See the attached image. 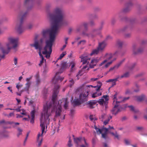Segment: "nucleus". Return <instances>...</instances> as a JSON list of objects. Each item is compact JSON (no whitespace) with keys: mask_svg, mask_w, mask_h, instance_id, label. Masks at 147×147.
<instances>
[{"mask_svg":"<svg viewBox=\"0 0 147 147\" xmlns=\"http://www.w3.org/2000/svg\"><path fill=\"white\" fill-rule=\"evenodd\" d=\"M146 114L144 116V118L147 120V108L146 109Z\"/></svg>","mask_w":147,"mask_h":147,"instance_id":"obj_63","label":"nucleus"},{"mask_svg":"<svg viewBox=\"0 0 147 147\" xmlns=\"http://www.w3.org/2000/svg\"><path fill=\"white\" fill-rule=\"evenodd\" d=\"M88 23L87 22H84L83 23L82 25L84 27V28L86 29H88Z\"/></svg>","mask_w":147,"mask_h":147,"instance_id":"obj_43","label":"nucleus"},{"mask_svg":"<svg viewBox=\"0 0 147 147\" xmlns=\"http://www.w3.org/2000/svg\"><path fill=\"white\" fill-rule=\"evenodd\" d=\"M101 52H102L97 47V48L93 50L92 51V52L90 54V55L92 56L93 55H97Z\"/></svg>","mask_w":147,"mask_h":147,"instance_id":"obj_20","label":"nucleus"},{"mask_svg":"<svg viewBox=\"0 0 147 147\" xmlns=\"http://www.w3.org/2000/svg\"><path fill=\"white\" fill-rule=\"evenodd\" d=\"M115 21L116 20L115 18H113L112 19L111 22L112 24H113Z\"/></svg>","mask_w":147,"mask_h":147,"instance_id":"obj_60","label":"nucleus"},{"mask_svg":"<svg viewBox=\"0 0 147 147\" xmlns=\"http://www.w3.org/2000/svg\"><path fill=\"white\" fill-rule=\"evenodd\" d=\"M107 61V60H104L100 64H99V66H101L104 63H106Z\"/></svg>","mask_w":147,"mask_h":147,"instance_id":"obj_53","label":"nucleus"},{"mask_svg":"<svg viewBox=\"0 0 147 147\" xmlns=\"http://www.w3.org/2000/svg\"><path fill=\"white\" fill-rule=\"evenodd\" d=\"M43 136L42 134H40V133H39L37 136V143L38 147L41 146Z\"/></svg>","mask_w":147,"mask_h":147,"instance_id":"obj_16","label":"nucleus"},{"mask_svg":"<svg viewBox=\"0 0 147 147\" xmlns=\"http://www.w3.org/2000/svg\"><path fill=\"white\" fill-rule=\"evenodd\" d=\"M115 81V79H110L106 81V82H111V83L112 82Z\"/></svg>","mask_w":147,"mask_h":147,"instance_id":"obj_55","label":"nucleus"},{"mask_svg":"<svg viewBox=\"0 0 147 147\" xmlns=\"http://www.w3.org/2000/svg\"><path fill=\"white\" fill-rule=\"evenodd\" d=\"M112 38L111 36L109 35H108L107 36L105 40L106 41V40L111 39Z\"/></svg>","mask_w":147,"mask_h":147,"instance_id":"obj_49","label":"nucleus"},{"mask_svg":"<svg viewBox=\"0 0 147 147\" xmlns=\"http://www.w3.org/2000/svg\"><path fill=\"white\" fill-rule=\"evenodd\" d=\"M125 143L127 145H129L130 144V140L127 139H125L124 140Z\"/></svg>","mask_w":147,"mask_h":147,"instance_id":"obj_42","label":"nucleus"},{"mask_svg":"<svg viewBox=\"0 0 147 147\" xmlns=\"http://www.w3.org/2000/svg\"><path fill=\"white\" fill-rule=\"evenodd\" d=\"M109 100V96L107 95H103L102 98L98 100L97 102L100 105H107L108 101Z\"/></svg>","mask_w":147,"mask_h":147,"instance_id":"obj_12","label":"nucleus"},{"mask_svg":"<svg viewBox=\"0 0 147 147\" xmlns=\"http://www.w3.org/2000/svg\"><path fill=\"white\" fill-rule=\"evenodd\" d=\"M70 63V65L71 66V71H73V68L76 65V63L75 61H71V63Z\"/></svg>","mask_w":147,"mask_h":147,"instance_id":"obj_36","label":"nucleus"},{"mask_svg":"<svg viewBox=\"0 0 147 147\" xmlns=\"http://www.w3.org/2000/svg\"><path fill=\"white\" fill-rule=\"evenodd\" d=\"M43 39L41 38L39 41L36 40L34 44L30 45V46L34 47L36 50H39V51H40L42 47V43Z\"/></svg>","mask_w":147,"mask_h":147,"instance_id":"obj_10","label":"nucleus"},{"mask_svg":"<svg viewBox=\"0 0 147 147\" xmlns=\"http://www.w3.org/2000/svg\"><path fill=\"white\" fill-rule=\"evenodd\" d=\"M110 133L113 136H114L115 137V138H117V139H119V136L117 134V133H114L113 132H112L111 131Z\"/></svg>","mask_w":147,"mask_h":147,"instance_id":"obj_38","label":"nucleus"},{"mask_svg":"<svg viewBox=\"0 0 147 147\" xmlns=\"http://www.w3.org/2000/svg\"><path fill=\"white\" fill-rule=\"evenodd\" d=\"M14 63L15 65L17 64L18 58L16 57H14L13 59Z\"/></svg>","mask_w":147,"mask_h":147,"instance_id":"obj_50","label":"nucleus"},{"mask_svg":"<svg viewBox=\"0 0 147 147\" xmlns=\"http://www.w3.org/2000/svg\"><path fill=\"white\" fill-rule=\"evenodd\" d=\"M116 45L118 47H119V40L116 41Z\"/></svg>","mask_w":147,"mask_h":147,"instance_id":"obj_59","label":"nucleus"},{"mask_svg":"<svg viewBox=\"0 0 147 147\" xmlns=\"http://www.w3.org/2000/svg\"><path fill=\"white\" fill-rule=\"evenodd\" d=\"M89 24L90 25L92 26H94L95 25L94 22L93 20L90 21L89 22Z\"/></svg>","mask_w":147,"mask_h":147,"instance_id":"obj_51","label":"nucleus"},{"mask_svg":"<svg viewBox=\"0 0 147 147\" xmlns=\"http://www.w3.org/2000/svg\"><path fill=\"white\" fill-rule=\"evenodd\" d=\"M39 55L40 56V57L41 58V59L40 60V63L39 64V66H40L41 65H42L43 63H44V61L45 60V61H46L45 59H44V58L42 55L41 51H39Z\"/></svg>","mask_w":147,"mask_h":147,"instance_id":"obj_25","label":"nucleus"},{"mask_svg":"<svg viewBox=\"0 0 147 147\" xmlns=\"http://www.w3.org/2000/svg\"><path fill=\"white\" fill-rule=\"evenodd\" d=\"M13 123V122H10V121L5 122V121L4 120L0 121V124H1L4 123L6 124H12V123Z\"/></svg>","mask_w":147,"mask_h":147,"instance_id":"obj_30","label":"nucleus"},{"mask_svg":"<svg viewBox=\"0 0 147 147\" xmlns=\"http://www.w3.org/2000/svg\"><path fill=\"white\" fill-rule=\"evenodd\" d=\"M94 128L96 129V132L97 134H101L102 132V129H101L98 128H97V127L95 126H94Z\"/></svg>","mask_w":147,"mask_h":147,"instance_id":"obj_31","label":"nucleus"},{"mask_svg":"<svg viewBox=\"0 0 147 147\" xmlns=\"http://www.w3.org/2000/svg\"><path fill=\"white\" fill-rule=\"evenodd\" d=\"M60 73L59 72H57L54 78L52 80V82L54 84H58L61 82L63 79L64 78L61 77L59 76Z\"/></svg>","mask_w":147,"mask_h":147,"instance_id":"obj_11","label":"nucleus"},{"mask_svg":"<svg viewBox=\"0 0 147 147\" xmlns=\"http://www.w3.org/2000/svg\"><path fill=\"white\" fill-rule=\"evenodd\" d=\"M135 63H133L132 64L131 66L129 67V70H131L132 69L135 67Z\"/></svg>","mask_w":147,"mask_h":147,"instance_id":"obj_54","label":"nucleus"},{"mask_svg":"<svg viewBox=\"0 0 147 147\" xmlns=\"http://www.w3.org/2000/svg\"><path fill=\"white\" fill-rule=\"evenodd\" d=\"M13 115H14L13 113H9V115H8V117L9 118L10 117H11Z\"/></svg>","mask_w":147,"mask_h":147,"instance_id":"obj_64","label":"nucleus"},{"mask_svg":"<svg viewBox=\"0 0 147 147\" xmlns=\"http://www.w3.org/2000/svg\"><path fill=\"white\" fill-rule=\"evenodd\" d=\"M86 42V41L85 40H83L80 41L78 43V45H79L80 44L84 45Z\"/></svg>","mask_w":147,"mask_h":147,"instance_id":"obj_45","label":"nucleus"},{"mask_svg":"<svg viewBox=\"0 0 147 147\" xmlns=\"http://www.w3.org/2000/svg\"><path fill=\"white\" fill-rule=\"evenodd\" d=\"M101 32L100 31L98 30L96 28L92 29L90 32L89 33H86L83 32V34L85 36L88 37L89 38H93L96 37L97 36L99 35L100 37H102L101 34Z\"/></svg>","mask_w":147,"mask_h":147,"instance_id":"obj_8","label":"nucleus"},{"mask_svg":"<svg viewBox=\"0 0 147 147\" xmlns=\"http://www.w3.org/2000/svg\"><path fill=\"white\" fill-rule=\"evenodd\" d=\"M35 112V110H33L30 113V114L31 116V119L30 121V122L32 124H33L34 123V119Z\"/></svg>","mask_w":147,"mask_h":147,"instance_id":"obj_24","label":"nucleus"},{"mask_svg":"<svg viewBox=\"0 0 147 147\" xmlns=\"http://www.w3.org/2000/svg\"><path fill=\"white\" fill-rule=\"evenodd\" d=\"M31 82H27L25 84V87L24 88L25 90L28 91L29 89Z\"/></svg>","mask_w":147,"mask_h":147,"instance_id":"obj_27","label":"nucleus"},{"mask_svg":"<svg viewBox=\"0 0 147 147\" xmlns=\"http://www.w3.org/2000/svg\"><path fill=\"white\" fill-rule=\"evenodd\" d=\"M87 55L85 54L82 55L80 57L81 58V62L83 64H86L90 68H93L96 65V63L100 60V58H96L91 60L90 62V57H88Z\"/></svg>","mask_w":147,"mask_h":147,"instance_id":"obj_6","label":"nucleus"},{"mask_svg":"<svg viewBox=\"0 0 147 147\" xmlns=\"http://www.w3.org/2000/svg\"><path fill=\"white\" fill-rule=\"evenodd\" d=\"M96 103V102L94 100H90L88 102V104L91 109L93 108V105Z\"/></svg>","mask_w":147,"mask_h":147,"instance_id":"obj_26","label":"nucleus"},{"mask_svg":"<svg viewBox=\"0 0 147 147\" xmlns=\"http://www.w3.org/2000/svg\"><path fill=\"white\" fill-rule=\"evenodd\" d=\"M82 25H80L79 26H78L76 29L77 31V32H79L80 31L82 28Z\"/></svg>","mask_w":147,"mask_h":147,"instance_id":"obj_48","label":"nucleus"},{"mask_svg":"<svg viewBox=\"0 0 147 147\" xmlns=\"http://www.w3.org/2000/svg\"><path fill=\"white\" fill-rule=\"evenodd\" d=\"M74 143L76 144L77 147L79 146L80 147H86L88 145L84 137L74 138Z\"/></svg>","mask_w":147,"mask_h":147,"instance_id":"obj_9","label":"nucleus"},{"mask_svg":"<svg viewBox=\"0 0 147 147\" xmlns=\"http://www.w3.org/2000/svg\"><path fill=\"white\" fill-rule=\"evenodd\" d=\"M124 106L125 108L127 107L129 108L130 111L135 113H137L139 112V110L135 108L132 105L128 106L127 104H125L124 105Z\"/></svg>","mask_w":147,"mask_h":147,"instance_id":"obj_17","label":"nucleus"},{"mask_svg":"<svg viewBox=\"0 0 147 147\" xmlns=\"http://www.w3.org/2000/svg\"><path fill=\"white\" fill-rule=\"evenodd\" d=\"M69 86L71 87L74 84V81L72 79H71L69 80Z\"/></svg>","mask_w":147,"mask_h":147,"instance_id":"obj_44","label":"nucleus"},{"mask_svg":"<svg viewBox=\"0 0 147 147\" xmlns=\"http://www.w3.org/2000/svg\"><path fill=\"white\" fill-rule=\"evenodd\" d=\"M22 8V7L19 8L20 11L16 20V21L17 24L15 29L19 34L22 33L24 30V28L22 27V24L27 13V12H24L22 11L21 10Z\"/></svg>","mask_w":147,"mask_h":147,"instance_id":"obj_5","label":"nucleus"},{"mask_svg":"<svg viewBox=\"0 0 147 147\" xmlns=\"http://www.w3.org/2000/svg\"><path fill=\"white\" fill-rule=\"evenodd\" d=\"M65 16L62 9L58 7L55 8L53 12L49 14L51 27L50 29L43 30L42 32V35L44 37L47 34H49V39L46 41L45 46L42 51V54L45 55L47 59L50 57L52 52V47L56 34L59 28L65 24Z\"/></svg>","mask_w":147,"mask_h":147,"instance_id":"obj_1","label":"nucleus"},{"mask_svg":"<svg viewBox=\"0 0 147 147\" xmlns=\"http://www.w3.org/2000/svg\"><path fill=\"white\" fill-rule=\"evenodd\" d=\"M66 51H64L60 55L59 57L57 59V60H59V59H61L63 58L64 56L66 54Z\"/></svg>","mask_w":147,"mask_h":147,"instance_id":"obj_32","label":"nucleus"},{"mask_svg":"<svg viewBox=\"0 0 147 147\" xmlns=\"http://www.w3.org/2000/svg\"><path fill=\"white\" fill-rule=\"evenodd\" d=\"M90 119L91 121H93L94 119V117L93 115H90Z\"/></svg>","mask_w":147,"mask_h":147,"instance_id":"obj_58","label":"nucleus"},{"mask_svg":"<svg viewBox=\"0 0 147 147\" xmlns=\"http://www.w3.org/2000/svg\"><path fill=\"white\" fill-rule=\"evenodd\" d=\"M92 85H82L78 88L77 91H82L83 90L85 91L84 94H81L80 95L79 98L75 99L72 102L74 106L79 105L84 102L87 100V97L88 93L90 90V87H93Z\"/></svg>","mask_w":147,"mask_h":147,"instance_id":"obj_4","label":"nucleus"},{"mask_svg":"<svg viewBox=\"0 0 147 147\" xmlns=\"http://www.w3.org/2000/svg\"><path fill=\"white\" fill-rule=\"evenodd\" d=\"M32 27V24H29L27 26V28L30 29H31Z\"/></svg>","mask_w":147,"mask_h":147,"instance_id":"obj_62","label":"nucleus"},{"mask_svg":"<svg viewBox=\"0 0 147 147\" xmlns=\"http://www.w3.org/2000/svg\"><path fill=\"white\" fill-rule=\"evenodd\" d=\"M134 99L138 101H142L144 100L145 98V96L144 95H142L140 96H135Z\"/></svg>","mask_w":147,"mask_h":147,"instance_id":"obj_22","label":"nucleus"},{"mask_svg":"<svg viewBox=\"0 0 147 147\" xmlns=\"http://www.w3.org/2000/svg\"><path fill=\"white\" fill-rule=\"evenodd\" d=\"M119 98L117 93L114 95L113 97V104L114 107L111 110V112L112 114L115 115H116L119 111V101L118 100Z\"/></svg>","mask_w":147,"mask_h":147,"instance_id":"obj_7","label":"nucleus"},{"mask_svg":"<svg viewBox=\"0 0 147 147\" xmlns=\"http://www.w3.org/2000/svg\"><path fill=\"white\" fill-rule=\"evenodd\" d=\"M110 119L109 118H108V119L105 121L104 122V123L105 125H107L109 122V121Z\"/></svg>","mask_w":147,"mask_h":147,"instance_id":"obj_57","label":"nucleus"},{"mask_svg":"<svg viewBox=\"0 0 147 147\" xmlns=\"http://www.w3.org/2000/svg\"><path fill=\"white\" fill-rule=\"evenodd\" d=\"M118 66L119 65H118V66H115L113 67H111L109 71H108V72H107V74L109 72H110V71H111L113 70L114 69H115V68H117L118 67Z\"/></svg>","mask_w":147,"mask_h":147,"instance_id":"obj_41","label":"nucleus"},{"mask_svg":"<svg viewBox=\"0 0 147 147\" xmlns=\"http://www.w3.org/2000/svg\"><path fill=\"white\" fill-rule=\"evenodd\" d=\"M32 76H31L30 77L26 78V81L27 82H31L30 80L32 79Z\"/></svg>","mask_w":147,"mask_h":147,"instance_id":"obj_46","label":"nucleus"},{"mask_svg":"<svg viewBox=\"0 0 147 147\" xmlns=\"http://www.w3.org/2000/svg\"><path fill=\"white\" fill-rule=\"evenodd\" d=\"M98 18V16L95 14L92 17V19L94 20L97 19Z\"/></svg>","mask_w":147,"mask_h":147,"instance_id":"obj_56","label":"nucleus"},{"mask_svg":"<svg viewBox=\"0 0 147 147\" xmlns=\"http://www.w3.org/2000/svg\"><path fill=\"white\" fill-rule=\"evenodd\" d=\"M70 66V63L67 62L63 63L61 64V69L64 70L68 68Z\"/></svg>","mask_w":147,"mask_h":147,"instance_id":"obj_19","label":"nucleus"},{"mask_svg":"<svg viewBox=\"0 0 147 147\" xmlns=\"http://www.w3.org/2000/svg\"><path fill=\"white\" fill-rule=\"evenodd\" d=\"M36 83L37 85H38L40 82V80L39 78V76L38 74H36Z\"/></svg>","mask_w":147,"mask_h":147,"instance_id":"obj_33","label":"nucleus"},{"mask_svg":"<svg viewBox=\"0 0 147 147\" xmlns=\"http://www.w3.org/2000/svg\"><path fill=\"white\" fill-rule=\"evenodd\" d=\"M107 45V43L105 40H104L98 43V47L102 52Z\"/></svg>","mask_w":147,"mask_h":147,"instance_id":"obj_15","label":"nucleus"},{"mask_svg":"<svg viewBox=\"0 0 147 147\" xmlns=\"http://www.w3.org/2000/svg\"><path fill=\"white\" fill-rule=\"evenodd\" d=\"M31 0H24L23 3V6L27 10L31 9L33 7V4H30V2Z\"/></svg>","mask_w":147,"mask_h":147,"instance_id":"obj_14","label":"nucleus"},{"mask_svg":"<svg viewBox=\"0 0 147 147\" xmlns=\"http://www.w3.org/2000/svg\"><path fill=\"white\" fill-rule=\"evenodd\" d=\"M22 86H23V85H22V84L20 85L19 84V83H18L17 84L16 86V87L18 90L20 88L22 87Z\"/></svg>","mask_w":147,"mask_h":147,"instance_id":"obj_52","label":"nucleus"},{"mask_svg":"<svg viewBox=\"0 0 147 147\" xmlns=\"http://www.w3.org/2000/svg\"><path fill=\"white\" fill-rule=\"evenodd\" d=\"M98 85L97 86H95L94 87L95 88H97V90H100V88L102 85V84L101 82L100 81L98 82Z\"/></svg>","mask_w":147,"mask_h":147,"instance_id":"obj_34","label":"nucleus"},{"mask_svg":"<svg viewBox=\"0 0 147 147\" xmlns=\"http://www.w3.org/2000/svg\"><path fill=\"white\" fill-rule=\"evenodd\" d=\"M87 70H88L89 69V67L87 65H86L83 67L82 69L80 70L78 74L77 75V76H81L85 72V69L87 68Z\"/></svg>","mask_w":147,"mask_h":147,"instance_id":"obj_18","label":"nucleus"},{"mask_svg":"<svg viewBox=\"0 0 147 147\" xmlns=\"http://www.w3.org/2000/svg\"><path fill=\"white\" fill-rule=\"evenodd\" d=\"M18 133L17 134V136L19 137L20 135L22 134V129L19 128H18Z\"/></svg>","mask_w":147,"mask_h":147,"instance_id":"obj_40","label":"nucleus"},{"mask_svg":"<svg viewBox=\"0 0 147 147\" xmlns=\"http://www.w3.org/2000/svg\"><path fill=\"white\" fill-rule=\"evenodd\" d=\"M129 74L128 72H126L124 73L123 75H122L121 78H126L129 77Z\"/></svg>","mask_w":147,"mask_h":147,"instance_id":"obj_35","label":"nucleus"},{"mask_svg":"<svg viewBox=\"0 0 147 147\" xmlns=\"http://www.w3.org/2000/svg\"><path fill=\"white\" fill-rule=\"evenodd\" d=\"M129 98V97H127V98L123 97L122 98V97H120V102H124L127 100H128Z\"/></svg>","mask_w":147,"mask_h":147,"instance_id":"obj_29","label":"nucleus"},{"mask_svg":"<svg viewBox=\"0 0 147 147\" xmlns=\"http://www.w3.org/2000/svg\"><path fill=\"white\" fill-rule=\"evenodd\" d=\"M118 78H115V81H114L110 83V84H111V86L110 88L116 85V82L118 80Z\"/></svg>","mask_w":147,"mask_h":147,"instance_id":"obj_28","label":"nucleus"},{"mask_svg":"<svg viewBox=\"0 0 147 147\" xmlns=\"http://www.w3.org/2000/svg\"><path fill=\"white\" fill-rule=\"evenodd\" d=\"M143 51V49L142 48H140L138 49V51H137V52H136L135 51V49H134L133 50V52L135 54H136L139 53H141Z\"/></svg>","mask_w":147,"mask_h":147,"instance_id":"obj_37","label":"nucleus"},{"mask_svg":"<svg viewBox=\"0 0 147 147\" xmlns=\"http://www.w3.org/2000/svg\"><path fill=\"white\" fill-rule=\"evenodd\" d=\"M132 5V3L130 2L126 4V8L123 9V11L126 12L129 11L130 9V8Z\"/></svg>","mask_w":147,"mask_h":147,"instance_id":"obj_21","label":"nucleus"},{"mask_svg":"<svg viewBox=\"0 0 147 147\" xmlns=\"http://www.w3.org/2000/svg\"><path fill=\"white\" fill-rule=\"evenodd\" d=\"M112 63V61H111L109 62H108L107 64H106L105 66V68H107L108 67H109Z\"/></svg>","mask_w":147,"mask_h":147,"instance_id":"obj_47","label":"nucleus"},{"mask_svg":"<svg viewBox=\"0 0 147 147\" xmlns=\"http://www.w3.org/2000/svg\"><path fill=\"white\" fill-rule=\"evenodd\" d=\"M114 129L113 127L109 126L108 128H104L102 129V131H105L104 133H101L102 137L105 139H106L107 138V134L108 132L110 133L111 130H114Z\"/></svg>","mask_w":147,"mask_h":147,"instance_id":"obj_13","label":"nucleus"},{"mask_svg":"<svg viewBox=\"0 0 147 147\" xmlns=\"http://www.w3.org/2000/svg\"><path fill=\"white\" fill-rule=\"evenodd\" d=\"M60 86L56 85L53 90V93L52 95V102H47L45 106H44L43 111L41 114L40 118V126L41 127L42 133V134L45 132V125L47 127L49 124L50 119L49 117L51 115V113L56 111L55 117H57L59 116L61 112V104L64 102V107L65 109H67L69 102L67 101V98H63L61 100H59L58 102H56L57 95L59 92Z\"/></svg>","mask_w":147,"mask_h":147,"instance_id":"obj_2","label":"nucleus"},{"mask_svg":"<svg viewBox=\"0 0 147 147\" xmlns=\"http://www.w3.org/2000/svg\"><path fill=\"white\" fill-rule=\"evenodd\" d=\"M8 42L6 44V46L7 47V49L6 50H4L2 47L1 44L0 43V51H1L3 54H7L11 49H13L15 51L17 50V47L19 44L18 38L10 37L8 38ZM4 55H0V61L1 59L4 58Z\"/></svg>","mask_w":147,"mask_h":147,"instance_id":"obj_3","label":"nucleus"},{"mask_svg":"<svg viewBox=\"0 0 147 147\" xmlns=\"http://www.w3.org/2000/svg\"><path fill=\"white\" fill-rule=\"evenodd\" d=\"M71 140L70 138V137L69 138V140L67 143V145L69 147H71L72 145L71 143Z\"/></svg>","mask_w":147,"mask_h":147,"instance_id":"obj_39","label":"nucleus"},{"mask_svg":"<svg viewBox=\"0 0 147 147\" xmlns=\"http://www.w3.org/2000/svg\"><path fill=\"white\" fill-rule=\"evenodd\" d=\"M96 92L95 93H93L92 96V97L93 98H94L96 97L99 96L101 95L102 93L101 91L99 90H97V89H96Z\"/></svg>","mask_w":147,"mask_h":147,"instance_id":"obj_23","label":"nucleus"},{"mask_svg":"<svg viewBox=\"0 0 147 147\" xmlns=\"http://www.w3.org/2000/svg\"><path fill=\"white\" fill-rule=\"evenodd\" d=\"M41 1H42L41 0H37V1H36L35 3L36 4H39L41 3Z\"/></svg>","mask_w":147,"mask_h":147,"instance_id":"obj_61","label":"nucleus"}]
</instances>
